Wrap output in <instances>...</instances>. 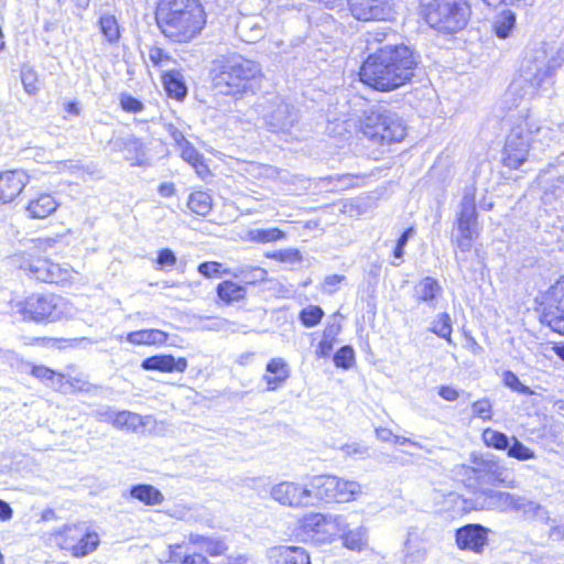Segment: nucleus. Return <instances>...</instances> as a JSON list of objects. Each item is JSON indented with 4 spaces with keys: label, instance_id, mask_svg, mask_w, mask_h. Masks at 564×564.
I'll return each instance as SVG.
<instances>
[{
    "label": "nucleus",
    "instance_id": "1",
    "mask_svg": "<svg viewBox=\"0 0 564 564\" xmlns=\"http://www.w3.org/2000/svg\"><path fill=\"white\" fill-rule=\"evenodd\" d=\"M361 494L358 482L330 474L283 479L271 486L270 498L280 507L304 510L327 503H346Z\"/></svg>",
    "mask_w": 564,
    "mask_h": 564
},
{
    "label": "nucleus",
    "instance_id": "2",
    "mask_svg": "<svg viewBox=\"0 0 564 564\" xmlns=\"http://www.w3.org/2000/svg\"><path fill=\"white\" fill-rule=\"evenodd\" d=\"M419 65L420 57L410 46L387 44L367 54L357 75L369 89L386 94L410 85Z\"/></svg>",
    "mask_w": 564,
    "mask_h": 564
},
{
    "label": "nucleus",
    "instance_id": "3",
    "mask_svg": "<svg viewBox=\"0 0 564 564\" xmlns=\"http://www.w3.org/2000/svg\"><path fill=\"white\" fill-rule=\"evenodd\" d=\"M153 20L169 43L183 45L203 35L208 13L202 0H156Z\"/></svg>",
    "mask_w": 564,
    "mask_h": 564
},
{
    "label": "nucleus",
    "instance_id": "4",
    "mask_svg": "<svg viewBox=\"0 0 564 564\" xmlns=\"http://www.w3.org/2000/svg\"><path fill=\"white\" fill-rule=\"evenodd\" d=\"M63 236L39 237L30 245L10 256L12 270L29 280L44 284L64 285L70 283L76 271L67 262L52 259L50 251L57 248Z\"/></svg>",
    "mask_w": 564,
    "mask_h": 564
},
{
    "label": "nucleus",
    "instance_id": "5",
    "mask_svg": "<svg viewBox=\"0 0 564 564\" xmlns=\"http://www.w3.org/2000/svg\"><path fill=\"white\" fill-rule=\"evenodd\" d=\"M264 74L261 65L238 53H230L214 61L209 72L212 88L216 94L234 101L257 94Z\"/></svg>",
    "mask_w": 564,
    "mask_h": 564
},
{
    "label": "nucleus",
    "instance_id": "6",
    "mask_svg": "<svg viewBox=\"0 0 564 564\" xmlns=\"http://www.w3.org/2000/svg\"><path fill=\"white\" fill-rule=\"evenodd\" d=\"M8 305L11 314L25 324L48 325L66 317V302L54 292H31L11 299Z\"/></svg>",
    "mask_w": 564,
    "mask_h": 564
},
{
    "label": "nucleus",
    "instance_id": "7",
    "mask_svg": "<svg viewBox=\"0 0 564 564\" xmlns=\"http://www.w3.org/2000/svg\"><path fill=\"white\" fill-rule=\"evenodd\" d=\"M419 15L431 29L454 34L467 25L471 6L469 0H419Z\"/></svg>",
    "mask_w": 564,
    "mask_h": 564
},
{
    "label": "nucleus",
    "instance_id": "8",
    "mask_svg": "<svg viewBox=\"0 0 564 564\" xmlns=\"http://www.w3.org/2000/svg\"><path fill=\"white\" fill-rule=\"evenodd\" d=\"M357 133L375 145L390 147L404 140L406 127L395 115L371 109L358 121Z\"/></svg>",
    "mask_w": 564,
    "mask_h": 564
},
{
    "label": "nucleus",
    "instance_id": "9",
    "mask_svg": "<svg viewBox=\"0 0 564 564\" xmlns=\"http://www.w3.org/2000/svg\"><path fill=\"white\" fill-rule=\"evenodd\" d=\"M533 310L542 326L564 337V272L539 292L534 297Z\"/></svg>",
    "mask_w": 564,
    "mask_h": 564
},
{
    "label": "nucleus",
    "instance_id": "10",
    "mask_svg": "<svg viewBox=\"0 0 564 564\" xmlns=\"http://www.w3.org/2000/svg\"><path fill=\"white\" fill-rule=\"evenodd\" d=\"M51 545L72 557H84L94 553L100 544L99 534L82 522L66 523L48 535Z\"/></svg>",
    "mask_w": 564,
    "mask_h": 564
},
{
    "label": "nucleus",
    "instance_id": "11",
    "mask_svg": "<svg viewBox=\"0 0 564 564\" xmlns=\"http://www.w3.org/2000/svg\"><path fill=\"white\" fill-rule=\"evenodd\" d=\"M538 131L529 119L514 126L507 137L501 150V164L510 171L520 169L528 160L531 150V142L523 137V133L532 134Z\"/></svg>",
    "mask_w": 564,
    "mask_h": 564
},
{
    "label": "nucleus",
    "instance_id": "12",
    "mask_svg": "<svg viewBox=\"0 0 564 564\" xmlns=\"http://www.w3.org/2000/svg\"><path fill=\"white\" fill-rule=\"evenodd\" d=\"M349 14L360 22H391L403 0H346Z\"/></svg>",
    "mask_w": 564,
    "mask_h": 564
},
{
    "label": "nucleus",
    "instance_id": "13",
    "mask_svg": "<svg viewBox=\"0 0 564 564\" xmlns=\"http://www.w3.org/2000/svg\"><path fill=\"white\" fill-rule=\"evenodd\" d=\"M248 272L252 279L243 283L232 279L221 280L215 289L217 304L221 306H231L243 303L248 297V285H256L268 280V271L259 265L250 267Z\"/></svg>",
    "mask_w": 564,
    "mask_h": 564
},
{
    "label": "nucleus",
    "instance_id": "14",
    "mask_svg": "<svg viewBox=\"0 0 564 564\" xmlns=\"http://www.w3.org/2000/svg\"><path fill=\"white\" fill-rule=\"evenodd\" d=\"M456 227L458 230L457 246L466 251L471 247L475 238L478 237V213L474 195L465 196L460 210L456 216Z\"/></svg>",
    "mask_w": 564,
    "mask_h": 564
},
{
    "label": "nucleus",
    "instance_id": "15",
    "mask_svg": "<svg viewBox=\"0 0 564 564\" xmlns=\"http://www.w3.org/2000/svg\"><path fill=\"white\" fill-rule=\"evenodd\" d=\"M490 529L480 523H467L454 531L456 547L462 552L481 555L489 545Z\"/></svg>",
    "mask_w": 564,
    "mask_h": 564
},
{
    "label": "nucleus",
    "instance_id": "16",
    "mask_svg": "<svg viewBox=\"0 0 564 564\" xmlns=\"http://www.w3.org/2000/svg\"><path fill=\"white\" fill-rule=\"evenodd\" d=\"M30 182L29 174L22 169L0 171V206L15 202Z\"/></svg>",
    "mask_w": 564,
    "mask_h": 564
},
{
    "label": "nucleus",
    "instance_id": "17",
    "mask_svg": "<svg viewBox=\"0 0 564 564\" xmlns=\"http://www.w3.org/2000/svg\"><path fill=\"white\" fill-rule=\"evenodd\" d=\"M330 519L319 512L306 513L299 520V530L311 538L316 539L319 542H326L330 540V532L328 527Z\"/></svg>",
    "mask_w": 564,
    "mask_h": 564
},
{
    "label": "nucleus",
    "instance_id": "18",
    "mask_svg": "<svg viewBox=\"0 0 564 564\" xmlns=\"http://www.w3.org/2000/svg\"><path fill=\"white\" fill-rule=\"evenodd\" d=\"M291 377V368L285 359L281 357L271 358L262 376L267 391H276L281 389Z\"/></svg>",
    "mask_w": 564,
    "mask_h": 564
},
{
    "label": "nucleus",
    "instance_id": "19",
    "mask_svg": "<svg viewBox=\"0 0 564 564\" xmlns=\"http://www.w3.org/2000/svg\"><path fill=\"white\" fill-rule=\"evenodd\" d=\"M141 367L147 371H159L163 373H171L174 371L184 372L188 362L185 357H175L171 354L153 355L142 360Z\"/></svg>",
    "mask_w": 564,
    "mask_h": 564
},
{
    "label": "nucleus",
    "instance_id": "20",
    "mask_svg": "<svg viewBox=\"0 0 564 564\" xmlns=\"http://www.w3.org/2000/svg\"><path fill=\"white\" fill-rule=\"evenodd\" d=\"M268 556L274 564H312L310 553L296 545H274L269 549Z\"/></svg>",
    "mask_w": 564,
    "mask_h": 564
},
{
    "label": "nucleus",
    "instance_id": "21",
    "mask_svg": "<svg viewBox=\"0 0 564 564\" xmlns=\"http://www.w3.org/2000/svg\"><path fill=\"white\" fill-rule=\"evenodd\" d=\"M58 206L59 204L53 194L40 192L26 202L24 212L30 219H44L51 216Z\"/></svg>",
    "mask_w": 564,
    "mask_h": 564
},
{
    "label": "nucleus",
    "instance_id": "22",
    "mask_svg": "<svg viewBox=\"0 0 564 564\" xmlns=\"http://www.w3.org/2000/svg\"><path fill=\"white\" fill-rule=\"evenodd\" d=\"M123 158L132 166H144L149 163L148 149L143 139L130 135L120 143Z\"/></svg>",
    "mask_w": 564,
    "mask_h": 564
},
{
    "label": "nucleus",
    "instance_id": "23",
    "mask_svg": "<svg viewBox=\"0 0 564 564\" xmlns=\"http://www.w3.org/2000/svg\"><path fill=\"white\" fill-rule=\"evenodd\" d=\"M124 339L133 346H164L169 334L159 328H143L127 333Z\"/></svg>",
    "mask_w": 564,
    "mask_h": 564
},
{
    "label": "nucleus",
    "instance_id": "24",
    "mask_svg": "<svg viewBox=\"0 0 564 564\" xmlns=\"http://www.w3.org/2000/svg\"><path fill=\"white\" fill-rule=\"evenodd\" d=\"M161 82L170 99L182 102L187 96V86L180 72L166 70L161 75Z\"/></svg>",
    "mask_w": 564,
    "mask_h": 564
},
{
    "label": "nucleus",
    "instance_id": "25",
    "mask_svg": "<svg viewBox=\"0 0 564 564\" xmlns=\"http://www.w3.org/2000/svg\"><path fill=\"white\" fill-rule=\"evenodd\" d=\"M129 496L147 507L159 506L164 501V495L161 490L149 484L132 486L129 490Z\"/></svg>",
    "mask_w": 564,
    "mask_h": 564
},
{
    "label": "nucleus",
    "instance_id": "26",
    "mask_svg": "<svg viewBox=\"0 0 564 564\" xmlns=\"http://www.w3.org/2000/svg\"><path fill=\"white\" fill-rule=\"evenodd\" d=\"M213 205V197L206 189H194L188 195L187 207L193 214L197 216H207L212 212Z\"/></svg>",
    "mask_w": 564,
    "mask_h": 564
},
{
    "label": "nucleus",
    "instance_id": "27",
    "mask_svg": "<svg viewBox=\"0 0 564 564\" xmlns=\"http://www.w3.org/2000/svg\"><path fill=\"white\" fill-rule=\"evenodd\" d=\"M415 301L419 304L432 303L442 294L440 282L433 276H424L416 285Z\"/></svg>",
    "mask_w": 564,
    "mask_h": 564
},
{
    "label": "nucleus",
    "instance_id": "28",
    "mask_svg": "<svg viewBox=\"0 0 564 564\" xmlns=\"http://www.w3.org/2000/svg\"><path fill=\"white\" fill-rule=\"evenodd\" d=\"M429 330L437 336L438 338L445 340L449 345H454L453 340V321L451 315L447 312H442L435 316L432 321Z\"/></svg>",
    "mask_w": 564,
    "mask_h": 564
},
{
    "label": "nucleus",
    "instance_id": "29",
    "mask_svg": "<svg viewBox=\"0 0 564 564\" xmlns=\"http://www.w3.org/2000/svg\"><path fill=\"white\" fill-rule=\"evenodd\" d=\"M341 330L340 324L327 325L323 332V337L317 344L315 355L317 358H327L337 343V336Z\"/></svg>",
    "mask_w": 564,
    "mask_h": 564
},
{
    "label": "nucleus",
    "instance_id": "30",
    "mask_svg": "<svg viewBox=\"0 0 564 564\" xmlns=\"http://www.w3.org/2000/svg\"><path fill=\"white\" fill-rule=\"evenodd\" d=\"M517 17L516 13L510 10H505L498 14L496 20L492 22V32L499 39H507L511 35L516 28Z\"/></svg>",
    "mask_w": 564,
    "mask_h": 564
},
{
    "label": "nucleus",
    "instance_id": "31",
    "mask_svg": "<svg viewBox=\"0 0 564 564\" xmlns=\"http://www.w3.org/2000/svg\"><path fill=\"white\" fill-rule=\"evenodd\" d=\"M247 237L251 242L264 245L284 239L286 234L278 227H272L249 230Z\"/></svg>",
    "mask_w": 564,
    "mask_h": 564
},
{
    "label": "nucleus",
    "instance_id": "32",
    "mask_svg": "<svg viewBox=\"0 0 564 564\" xmlns=\"http://www.w3.org/2000/svg\"><path fill=\"white\" fill-rule=\"evenodd\" d=\"M101 34L109 43H117L120 39V26L115 15L102 14L98 20Z\"/></svg>",
    "mask_w": 564,
    "mask_h": 564
},
{
    "label": "nucleus",
    "instance_id": "33",
    "mask_svg": "<svg viewBox=\"0 0 564 564\" xmlns=\"http://www.w3.org/2000/svg\"><path fill=\"white\" fill-rule=\"evenodd\" d=\"M479 470L487 478V484L491 486H503L507 484L503 477V469L496 460H482Z\"/></svg>",
    "mask_w": 564,
    "mask_h": 564
},
{
    "label": "nucleus",
    "instance_id": "34",
    "mask_svg": "<svg viewBox=\"0 0 564 564\" xmlns=\"http://www.w3.org/2000/svg\"><path fill=\"white\" fill-rule=\"evenodd\" d=\"M481 441L486 447L496 451H506L509 447L508 436L505 433L490 427L482 430Z\"/></svg>",
    "mask_w": 564,
    "mask_h": 564
},
{
    "label": "nucleus",
    "instance_id": "35",
    "mask_svg": "<svg viewBox=\"0 0 564 564\" xmlns=\"http://www.w3.org/2000/svg\"><path fill=\"white\" fill-rule=\"evenodd\" d=\"M341 541L346 549L360 552L367 545L366 532L362 528L347 530L343 533Z\"/></svg>",
    "mask_w": 564,
    "mask_h": 564
},
{
    "label": "nucleus",
    "instance_id": "36",
    "mask_svg": "<svg viewBox=\"0 0 564 564\" xmlns=\"http://www.w3.org/2000/svg\"><path fill=\"white\" fill-rule=\"evenodd\" d=\"M324 316L325 313L318 305H308L299 312V321L306 328L319 325Z\"/></svg>",
    "mask_w": 564,
    "mask_h": 564
},
{
    "label": "nucleus",
    "instance_id": "37",
    "mask_svg": "<svg viewBox=\"0 0 564 564\" xmlns=\"http://www.w3.org/2000/svg\"><path fill=\"white\" fill-rule=\"evenodd\" d=\"M197 272L206 279H217L230 273V269L219 261H204L197 265Z\"/></svg>",
    "mask_w": 564,
    "mask_h": 564
},
{
    "label": "nucleus",
    "instance_id": "38",
    "mask_svg": "<svg viewBox=\"0 0 564 564\" xmlns=\"http://www.w3.org/2000/svg\"><path fill=\"white\" fill-rule=\"evenodd\" d=\"M333 361L337 368H340L344 370L350 369L356 364L355 349L350 345L341 346L334 354Z\"/></svg>",
    "mask_w": 564,
    "mask_h": 564
},
{
    "label": "nucleus",
    "instance_id": "39",
    "mask_svg": "<svg viewBox=\"0 0 564 564\" xmlns=\"http://www.w3.org/2000/svg\"><path fill=\"white\" fill-rule=\"evenodd\" d=\"M473 419H479L482 422H489L494 417L492 402L488 398H481L471 403Z\"/></svg>",
    "mask_w": 564,
    "mask_h": 564
},
{
    "label": "nucleus",
    "instance_id": "40",
    "mask_svg": "<svg viewBox=\"0 0 564 564\" xmlns=\"http://www.w3.org/2000/svg\"><path fill=\"white\" fill-rule=\"evenodd\" d=\"M507 451L509 457L520 462L530 460L535 457L534 451L522 444L516 437L512 438L511 444L509 443V447L507 448Z\"/></svg>",
    "mask_w": 564,
    "mask_h": 564
},
{
    "label": "nucleus",
    "instance_id": "41",
    "mask_svg": "<svg viewBox=\"0 0 564 564\" xmlns=\"http://www.w3.org/2000/svg\"><path fill=\"white\" fill-rule=\"evenodd\" d=\"M20 76L24 90L29 95H35L40 89V78L36 70L32 67L24 66L21 69Z\"/></svg>",
    "mask_w": 564,
    "mask_h": 564
},
{
    "label": "nucleus",
    "instance_id": "42",
    "mask_svg": "<svg viewBox=\"0 0 564 564\" xmlns=\"http://www.w3.org/2000/svg\"><path fill=\"white\" fill-rule=\"evenodd\" d=\"M176 148L178 149L180 156L187 164H192L203 156V154L184 137L176 140Z\"/></svg>",
    "mask_w": 564,
    "mask_h": 564
},
{
    "label": "nucleus",
    "instance_id": "43",
    "mask_svg": "<svg viewBox=\"0 0 564 564\" xmlns=\"http://www.w3.org/2000/svg\"><path fill=\"white\" fill-rule=\"evenodd\" d=\"M502 382L506 387L511 389L512 391L523 394V395H533V391L528 386L523 384L518 376L510 371L506 370L502 375Z\"/></svg>",
    "mask_w": 564,
    "mask_h": 564
},
{
    "label": "nucleus",
    "instance_id": "44",
    "mask_svg": "<svg viewBox=\"0 0 564 564\" xmlns=\"http://www.w3.org/2000/svg\"><path fill=\"white\" fill-rule=\"evenodd\" d=\"M265 258L276 262H296L302 259L300 250L295 248L280 249L265 253Z\"/></svg>",
    "mask_w": 564,
    "mask_h": 564
},
{
    "label": "nucleus",
    "instance_id": "45",
    "mask_svg": "<svg viewBox=\"0 0 564 564\" xmlns=\"http://www.w3.org/2000/svg\"><path fill=\"white\" fill-rule=\"evenodd\" d=\"M30 375L40 381H53L55 378H64V375L56 372L52 368L44 365H33Z\"/></svg>",
    "mask_w": 564,
    "mask_h": 564
},
{
    "label": "nucleus",
    "instance_id": "46",
    "mask_svg": "<svg viewBox=\"0 0 564 564\" xmlns=\"http://www.w3.org/2000/svg\"><path fill=\"white\" fill-rule=\"evenodd\" d=\"M119 104H120V108L124 112H129V113H139L144 109V105L141 100H139L138 98H135L127 93H123L120 95Z\"/></svg>",
    "mask_w": 564,
    "mask_h": 564
},
{
    "label": "nucleus",
    "instance_id": "47",
    "mask_svg": "<svg viewBox=\"0 0 564 564\" xmlns=\"http://www.w3.org/2000/svg\"><path fill=\"white\" fill-rule=\"evenodd\" d=\"M177 259L175 253L169 249L163 248L158 251V256L155 258V264L159 270H164L166 268H173L176 265Z\"/></svg>",
    "mask_w": 564,
    "mask_h": 564
},
{
    "label": "nucleus",
    "instance_id": "48",
    "mask_svg": "<svg viewBox=\"0 0 564 564\" xmlns=\"http://www.w3.org/2000/svg\"><path fill=\"white\" fill-rule=\"evenodd\" d=\"M149 59L155 67H161L163 64L172 62V56L160 46H151L149 48Z\"/></svg>",
    "mask_w": 564,
    "mask_h": 564
},
{
    "label": "nucleus",
    "instance_id": "49",
    "mask_svg": "<svg viewBox=\"0 0 564 564\" xmlns=\"http://www.w3.org/2000/svg\"><path fill=\"white\" fill-rule=\"evenodd\" d=\"M189 165L194 169L197 176L203 181H206L207 178L212 177V175H213V172L207 163V160L204 158V155Z\"/></svg>",
    "mask_w": 564,
    "mask_h": 564
},
{
    "label": "nucleus",
    "instance_id": "50",
    "mask_svg": "<svg viewBox=\"0 0 564 564\" xmlns=\"http://www.w3.org/2000/svg\"><path fill=\"white\" fill-rule=\"evenodd\" d=\"M65 341H67V340L64 338H54V337L42 336V337H33L26 344L30 346H48V345L59 346L61 344H63Z\"/></svg>",
    "mask_w": 564,
    "mask_h": 564
},
{
    "label": "nucleus",
    "instance_id": "51",
    "mask_svg": "<svg viewBox=\"0 0 564 564\" xmlns=\"http://www.w3.org/2000/svg\"><path fill=\"white\" fill-rule=\"evenodd\" d=\"M412 227L406 228L397 240V245L393 249V256L395 258H402L404 253V247L408 242L410 235L412 234Z\"/></svg>",
    "mask_w": 564,
    "mask_h": 564
},
{
    "label": "nucleus",
    "instance_id": "52",
    "mask_svg": "<svg viewBox=\"0 0 564 564\" xmlns=\"http://www.w3.org/2000/svg\"><path fill=\"white\" fill-rule=\"evenodd\" d=\"M137 416L128 411H121L116 413L113 417V425L118 427H123L130 424H133Z\"/></svg>",
    "mask_w": 564,
    "mask_h": 564
},
{
    "label": "nucleus",
    "instance_id": "53",
    "mask_svg": "<svg viewBox=\"0 0 564 564\" xmlns=\"http://www.w3.org/2000/svg\"><path fill=\"white\" fill-rule=\"evenodd\" d=\"M365 178H366V175L360 174V173H356V174L346 173V174L338 175L336 177L337 181H346L349 184V186H359L360 184H362L365 182Z\"/></svg>",
    "mask_w": 564,
    "mask_h": 564
},
{
    "label": "nucleus",
    "instance_id": "54",
    "mask_svg": "<svg viewBox=\"0 0 564 564\" xmlns=\"http://www.w3.org/2000/svg\"><path fill=\"white\" fill-rule=\"evenodd\" d=\"M438 395L445 401H456L459 397V392L452 386H441L438 388Z\"/></svg>",
    "mask_w": 564,
    "mask_h": 564
},
{
    "label": "nucleus",
    "instance_id": "55",
    "mask_svg": "<svg viewBox=\"0 0 564 564\" xmlns=\"http://www.w3.org/2000/svg\"><path fill=\"white\" fill-rule=\"evenodd\" d=\"M158 192L163 197H172L175 194L176 189L173 183L166 182L159 185Z\"/></svg>",
    "mask_w": 564,
    "mask_h": 564
},
{
    "label": "nucleus",
    "instance_id": "56",
    "mask_svg": "<svg viewBox=\"0 0 564 564\" xmlns=\"http://www.w3.org/2000/svg\"><path fill=\"white\" fill-rule=\"evenodd\" d=\"M13 510L10 505L0 499V520L8 521L12 518Z\"/></svg>",
    "mask_w": 564,
    "mask_h": 564
},
{
    "label": "nucleus",
    "instance_id": "57",
    "mask_svg": "<svg viewBox=\"0 0 564 564\" xmlns=\"http://www.w3.org/2000/svg\"><path fill=\"white\" fill-rule=\"evenodd\" d=\"M486 496L489 498H496L500 501H503L506 505L514 503L513 497L507 492H487Z\"/></svg>",
    "mask_w": 564,
    "mask_h": 564
},
{
    "label": "nucleus",
    "instance_id": "58",
    "mask_svg": "<svg viewBox=\"0 0 564 564\" xmlns=\"http://www.w3.org/2000/svg\"><path fill=\"white\" fill-rule=\"evenodd\" d=\"M64 110L68 116H78L80 113V106L77 101L70 100L65 102Z\"/></svg>",
    "mask_w": 564,
    "mask_h": 564
},
{
    "label": "nucleus",
    "instance_id": "59",
    "mask_svg": "<svg viewBox=\"0 0 564 564\" xmlns=\"http://www.w3.org/2000/svg\"><path fill=\"white\" fill-rule=\"evenodd\" d=\"M226 564H257V563L247 555H237V556L228 557Z\"/></svg>",
    "mask_w": 564,
    "mask_h": 564
},
{
    "label": "nucleus",
    "instance_id": "60",
    "mask_svg": "<svg viewBox=\"0 0 564 564\" xmlns=\"http://www.w3.org/2000/svg\"><path fill=\"white\" fill-rule=\"evenodd\" d=\"M344 275L333 274L326 278L325 283L328 285H337L344 281Z\"/></svg>",
    "mask_w": 564,
    "mask_h": 564
},
{
    "label": "nucleus",
    "instance_id": "61",
    "mask_svg": "<svg viewBox=\"0 0 564 564\" xmlns=\"http://www.w3.org/2000/svg\"><path fill=\"white\" fill-rule=\"evenodd\" d=\"M552 350L561 360L564 361V344H555L552 347Z\"/></svg>",
    "mask_w": 564,
    "mask_h": 564
}]
</instances>
